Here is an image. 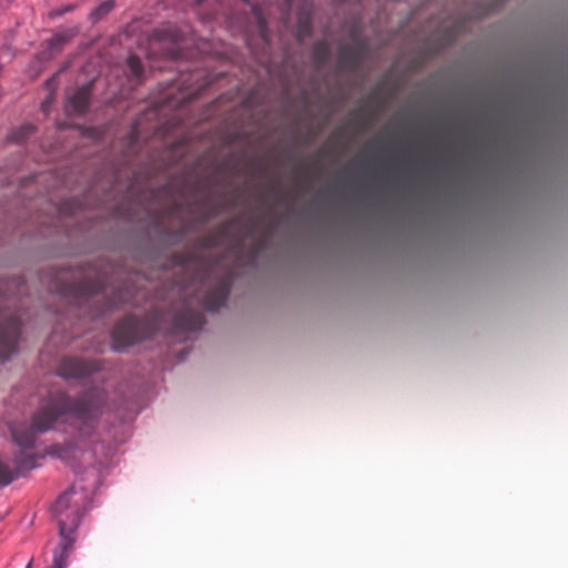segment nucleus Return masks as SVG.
<instances>
[{"label": "nucleus", "mask_w": 568, "mask_h": 568, "mask_svg": "<svg viewBox=\"0 0 568 568\" xmlns=\"http://www.w3.org/2000/svg\"><path fill=\"white\" fill-rule=\"evenodd\" d=\"M20 318L13 312H0V361H7L17 352Z\"/></svg>", "instance_id": "obj_4"}, {"label": "nucleus", "mask_w": 568, "mask_h": 568, "mask_svg": "<svg viewBox=\"0 0 568 568\" xmlns=\"http://www.w3.org/2000/svg\"><path fill=\"white\" fill-rule=\"evenodd\" d=\"M22 130L27 131V132H32L33 131V128L31 125H27L24 126Z\"/></svg>", "instance_id": "obj_13"}, {"label": "nucleus", "mask_w": 568, "mask_h": 568, "mask_svg": "<svg viewBox=\"0 0 568 568\" xmlns=\"http://www.w3.org/2000/svg\"><path fill=\"white\" fill-rule=\"evenodd\" d=\"M108 406V393L100 387L84 392L75 402L63 392L50 394L33 415L30 429L14 427L11 430L14 442L22 448L16 457L18 469L37 466L34 456L27 449L33 446L37 433L48 432L57 422L69 423L75 430V437L63 445L51 446V455L69 464L77 460L88 465L102 464L111 448L100 440L98 428Z\"/></svg>", "instance_id": "obj_1"}, {"label": "nucleus", "mask_w": 568, "mask_h": 568, "mask_svg": "<svg viewBox=\"0 0 568 568\" xmlns=\"http://www.w3.org/2000/svg\"><path fill=\"white\" fill-rule=\"evenodd\" d=\"M72 37L71 31H63L55 33L48 40V47L51 52H58Z\"/></svg>", "instance_id": "obj_8"}, {"label": "nucleus", "mask_w": 568, "mask_h": 568, "mask_svg": "<svg viewBox=\"0 0 568 568\" xmlns=\"http://www.w3.org/2000/svg\"><path fill=\"white\" fill-rule=\"evenodd\" d=\"M90 88L82 87L68 97L67 110L73 113H83L89 104Z\"/></svg>", "instance_id": "obj_7"}, {"label": "nucleus", "mask_w": 568, "mask_h": 568, "mask_svg": "<svg viewBox=\"0 0 568 568\" xmlns=\"http://www.w3.org/2000/svg\"><path fill=\"white\" fill-rule=\"evenodd\" d=\"M89 507V494L72 486L60 495L53 505V513L59 525L60 540L53 552L50 568H65L73 549L75 531L80 519Z\"/></svg>", "instance_id": "obj_2"}, {"label": "nucleus", "mask_w": 568, "mask_h": 568, "mask_svg": "<svg viewBox=\"0 0 568 568\" xmlns=\"http://www.w3.org/2000/svg\"><path fill=\"white\" fill-rule=\"evenodd\" d=\"M128 67L133 77L140 78L143 73V65L141 60L136 55H130L128 58Z\"/></svg>", "instance_id": "obj_11"}, {"label": "nucleus", "mask_w": 568, "mask_h": 568, "mask_svg": "<svg viewBox=\"0 0 568 568\" xmlns=\"http://www.w3.org/2000/svg\"><path fill=\"white\" fill-rule=\"evenodd\" d=\"M260 27H261L262 33H264V22L262 20H260ZM263 37H265V34H263Z\"/></svg>", "instance_id": "obj_14"}, {"label": "nucleus", "mask_w": 568, "mask_h": 568, "mask_svg": "<svg viewBox=\"0 0 568 568\" xmlns=\"http://www.w3.org/2000/svg\"><path fill=\"white\" fill-rule=\"evenodd\" d=\"M203 0H196V3L200 4Z\"/></svg>", "instance_id": "obj_17"}, {"label": "nucleus", "mask_w": 568, "mask_h": 568, "mask_svg": "<svg viewBox=\"0 0 568 568\" xmlns=\"http://www.w3.org/2000/svg\"><path fill=\"white\" fill-rule=\"evenodd\" d=\"M26 568H31V562H29Z\"/></svg>", "instance_id": "obj_16"}, {"label": "nucleus", "mask_w": 568, "mask_h": 568, "mask_svg": "<svg viewBox=\"0 0 568 568\" xmlns=\"http://www.w3.org/2000/svg\"><path fill=\"white\" fill-rule=\"evenodd\" d=\"M97 367L91 363H85L77 358L63 359L59 366L58 373L65 379H80L89 376Z\"/></svg>", "instance_id": "obj_5"}, {"label": "nucleus", "mask_w": 568, "mask_h": 568, "mask_svg": "<svg viewBox=\"0 0 568 568\" xmlns=\"http://www.w3.org/2000/svg\"><path fill=\"white\" fill-rule=\"evenodd\" d=\"M151 336V331L145 329V322L134 317H126L115 325L112 332L113 347L122 351L125 347Z\"/></svg>", "instance_id": "obj_3"}, {"label": "nucleus", "mask_w": 568, "mask_h": 568, "mask_svg": "<svg viewBox=\"0 0 568 568\" xmlns=\"http://www.w3.org/2000/svg\"><path fill=\"white\" fill-rule=\"evenodd\" d=\"M71 9H72V7L67 6V7H63V8H60L58 10L53 11L51 13V16L52 17H60V16L64 14L65 12H69Z\"/></svg>", "instance_id": "obj_12"}, {"label": "nucleus", "mask_w": 568, "mask_h": 568, "mask_svg": "<svg viewBox=\"0 0 568 568\" xmlns=\"http://www.w3.org/2000/svg\"><path fill=\"white\" fill-rule=\"evenodd\" d=\"M114 8L113 0H106L101 3L94 11H92L91 16L93 20H99L103 16L108 14Z\"/></svg>", "instance_id": "obj_10"}, {"label": "nucleus", "mask_w": 568, "mask_h": 568, "mask_svg": "<svg viewBox=\"0 0 568 568\" xmlns=\"http://www.w3.org/2000/svg\"><path fill=\"white\" fill-rule=\"evenodd\" d=\"M14 478H16V475L10 469V467L0 460V485L7 486L10 483H12Z\"/></svg>", "instance_id": "obj_9"}, {"label": "nucleus", "mask_w": 568, "mask_h": 568, "mask_svg": "<svg viewBox=\"0 0 568 568\" xmlns=\"http://www.w3.org/2000/svg\"><path fill=\"white\" fill-rule=\"evenodd\" d=\"M42 109H43V111H47V103L42 104Z\"/></svg>", "instance_id": "obj_15"}, {"label": "nucleus", "mask_w": 568, "mask_h": 568, "mask_svg": "<svg viewBox=\"0 0 568 568\" xmlns=\"http://www.w3.org/2000/svg\"><path fill=\"white\" fill-rule=\"evenodd\" d=\"M226 296L227 283L222 281L204 297L203 305L207 311L215 312L225 303Z\"/></svg>", "instance_id": "obj_6"}]
</instances>
